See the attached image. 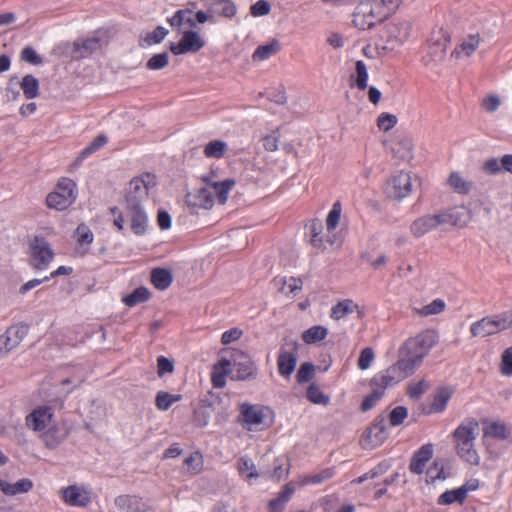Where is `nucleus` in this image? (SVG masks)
<instances>
[{"instance_id": "16", "label": "nucleus", "mask_w": 512, "mask_h": 512, "mask_svg": "<svg viewBox=\"0 0 512 512\" xmlns=\"http://www.w3.org/2000/svg\"><path fill=\"white\" fill-rule=\"evenodd\" d=\"M414 372L410 369V366L406 365L403 360L398 358V361L385 369L383 372L377 374L372 379V385L377 389L384 391L387 387L393 386L403 379L411 376Z\"/></svg>"}, {"instance_id": "39", "label": "nucleus", "mask_w": 512, "mask_h": 512, "mask_svg": "<svg viewBox=\"0 0 512 512\" xmlns=\"http://www.w3.org/2000/svg\"><path fill=\"white\" fill-rule=\"evenodd\" d=\"M228 150V145L222 140H212L208 142L203 150L204 155L207 158L220 159Z\"/></svg>"}, {"instance_id": "27", "label": "nucleus", "mask_w": 512, "mask_h": 512, "mask_svg": "<svg viewBox=\"0 0 512 512\" xmlns=\"http://www.w3.org/2000/svg\"><path fill=\"white\" fill-rule=\"evenodd\" d=\"M268 411L267 408L258 405L243 404L241 406V414L249 429L257 428L264 424L266 412Z\"/></svg>"}, {"instance_id": "25", "label": "nucleus", "mask_w": 512, "mask_h": 512, "mask_svg": "<svg viewBox=\"0 0 512 512\" xmlns=\"http://www.w3.org/2000/svg\"><path fill=\"white\" fill-rule=\"evenodd\" d=\"M204 5L216 16L232 19L237 15V5L232 0H204Z\"/></svg>"}, {"instance_id": "64", "label": "nucleus", "mask_w": 512, "mask_h": 512, "mask_svg": "<svg viewBox=\"0 0 512 512\" xmlns=\"http://www.w3.org/2000/svg\"><path fill=\"white\" fill-rule=\"evenodd\" d=\"M500 371L505 376H512V347L504 350L501 357Z\"/></svg>"}, {"instance_id": "5", "label": "nucleus", "mask_w": 512, "mask_h": 512, "mask_svg": "<svg viewBox=\"0 0 512 512\" xmlns=\"http://www.w3.org/2000/svg\"><path fill=\"white\" fill-rule=\"evenodd\" d=\"M114 216L113 224L121 232L125 230L126 221L129 222L130 230L137 236H143L149 227L147 213L142 206H125L124 213L117 207L110 209Z\"/></svg>"}, {"instance_id": "1", "label": "nucleus", "mask_w": 512, "mask_h": 512, "mask_svg": "<svg viewBox=\"0 0 512 512\" xmlns=\"http://www.w3.org/2000/svg\"><path fill=\"white\" fill-rule=\"evenodd\" d=\"M205 186L199 188L194 193L187 195V202L189 205L198 208L210 209L214 205V200L217 198L220 204H224L229 192L235 185L233 179H225L220 181L214 173H209L201 177Z\"/></svg>"}, {"instance_id": "10", "label": "nucleus", "mask_w": 512, "mask_h": 512, "mask_svg": "<svg viewBox=\"0 0 512 512\" xmlns=\"http://www.w3.org/2000/svg\"><path fill=\"white\" fill-rule=\"evenodd\" d=\"M156 184V177L150 173L133 178L126 189L125 206H142Z\"/></svg>"}, {"instance_id": "54", "label": "nucleus", "mask_w": 512, "mask_h": 512, "mask_svg": "<svg viewBox=\"0 0 512 512\" xmlns=\"http://www.w3.org/2000/svg\"><path fill=\"white\" fill-rule=\"evenodd\" d=\"M341 211V204L339 202L334 203L326 219V230L328 233L334 231L339 224Z\"/></svg>"}, {"instance_id": "59", "label": "nucleus", "mask_w": 512, "mask_h": 512, "mask_svg": "<svg viewBox=\"0 0 512 512\" xmlns=\"http://www.w3.org/2000/svg\"><path fill=\"white\" fill-rule=\"evenodd\" d=\"M383 393L382 390L377 389L376 387L373 389L372 393L367 395L361 403V410L363 412L369 411L372 409L377 402L382 398Z\"/></svg>"}, {"instance_id": "12", "label": "nucleus", "mask_w": 512, "mask_h": 512, "mask_svg": "<svg viewBox=\"0 0 512 512\" xmlns=\"http://www.w3.org/2000/svg\"><path fill=\"white\" fill-rule=\"evenodd\" d=\"M77 197L76 184L68 178H62L53 192L46 197L49 208L63 211L71 206Z\"/></svg>"}, {"instance_id": "41", "label": "nucleus", "mask_w": 512, "mask_h": 512, "mask_svg": "<svg viewBox=\"0 0 512 512\" xmlns=\"http://www.w3.org/2000/svg\"><path fill=\"white\" fill-rule=\"evenodd\" d=\"M151 281L157 289L165 290L172 283V275L166 269L157 268L151 273Z\"/></svg>"}, {"instance_id": "2", "label": "nucleus", "mask_w": 512, "mask_h": 512, "mask_svg": "<svg viewBox=\"0 0 512 512\" xmlns=\"http://www.w3.org/2000/svg\"><path fill=\"white\" fill-rule=\"evenodd\" d=\"M401 0H364L355 8L353 24L360 30H368L383 22L400 5Z\"/></svg>"}, {"instance_id": "62", "label": "nucleus", "mask_w": 512, "mask_h": 512, "mask_svg": "<svg viewBox=\"0 0 512 512\" xmlns=\"http://www.w3.org/2000/svg\"><path fill=\"white\" fill-rule=\"evenodd\" d=\"M168 34V30L162 26L156 27L152 32L146 34L144 41L147 45L160 43Z\"/></svg>"}, {"instance_id": "22", "label": "nucleus", "mask_w": 512, "mask_h": 512, "mask_svg": "<svg viewBox=\"0 0 512 512\" xmlns=\"http://www.w3.org/2000/svg\"><path fill=\"white\" fill-rule=\"evenodd\" d=\"M63 501L70 506L85 507L90 501V493L83 487L70 485L61 489Z\"/></svg>"}, {"instance_id": "20", "label": "nucleus", "mask_w": 512, "mask_h": 512, "mask_svg": "<svg viewBox=\"0 0 512 512\" xmlns=\"http://www.w3.org/2000/svg\"><path fill=\"white\" fill-rule=\"evenodd\" d=\"M390 152L399 162H410L414 157V141L410 136L398 135L390 143Z\"/></svg>"}, {"instance_id": "51", "label": "nucleus", "mask_w": 512, "mask_h": 512, "mask_svg": "<svg viewBox=\"0 0 512 512\" xmlns=\"http://www.w3.org/2000/svg\"><path fill=\"white\" fill-rule=\"evenodd\" d=\"M184 464L187 466L189 473L193 475L198 474L203 470V456L199 452H193L184 460Z\"/></svg>"}, {"instance_id": "8", "label": "nucleus", "mask_w": 512, "mask_h": 512, "mask_svg": "<svg viewBox=\"0 0 512 512\" xmlns=\"http://www.w3.org/2000/svg\"><path fill=\"white\" fill-rule=\"evenodd\" d=\"M449 42L450 36L446 30L443 28L433 29L425 45V55L423 56L425 65H437L441 63L445 59Z\"/></svg>"}, {"instance_id": "36", "label": "nucleus", "mask_w": 512, "mask_h": 512, "mask_svg": "<svg viewBox=\"0 0 512 512\" xmlns=\"http://www.w3.org/2000/svg\"><path fill=\"white\" fill-rule=\"evenodd\" d=\"M168 21L173 28L178 30H182L184 26L195 27L196 25L194 14L189 9L178 10Z\"/></svg>"}, {"instance_id": "52", "label": "nucleus", "mask_w": 512, "mask_h": 512, "mask_svg": "<svg viewBox=\"0 0 512 512\" xmlns=\"http://www.w3.org/2000/svg\"><path fill=\"white\" fill-rule=\"evenodd\" d=\"M368 71L365 63L361 60L355 64V84L360 90L367 88Z\"/></svg>"}, {"instance_id": "43", "label": "nucleus", "mask_w": 512, "mask_h": 512, "mask_svg": "<svg viewBox=\"0 0 512 512\" xmlns=\"http://www.w3.org/2000/svg\"><path fill=\"white\" fill-rule=\"evenodd\" d=\"M328 330L321 325L312 326L302 334V339L306 344H314L326 338Z\"/></svg>"}, {"instance_id": "24", "label": "nucleus", "mask_w": 512, "mask_h": 512, "mask_svg": "<svg viewBox=\"0 0 512 512\" xmlns=\"http://www.w3.org/2000/svg\"><path fill=\"white\" fill-rule=\"evenodd\" d=\"M425 355L422 354L420 349L414 347L413 344L410 343V339L408 338L403 345L399 349V359L403 360V362L410 366V369L415 372L416 369L422 364Z\"/></svg>"}, {"instance_id": "7", "label": "nucleus", "mask_w": 512, "mask_h": 512, "mask_svg": "<svg viewBox=\"0 0 512 512\" xmlns=\"http://www.w3.org/2000/svg\"><path fill=\"white\" fill-rule=\"evenodd\" d=\"M512 329L511 310L485 316L470 326L472 337L485 338Z\"/></svg>"}, {"instance_id": "14", "label": "nucleus", "mask_w": 512, "mask_h": 512, "mask_svg": "<svg viewBox=\"0 0 512 512\" xmlns=\"http://www.w3.org/2000/svg\"><path fill=\"white\" fill-rule=\"evenodd\" d=\"M414 372L410 369V366L406 365L403 360L398 358V361L385 369L383 372L377 374L372 379V385L377 389L384 391L387 387L393 386L403 379L411 376Z\"/></svg>"}, {"instance_id": "61", "label": "nucleus", "mask_w": 512, "mask_h": 512, "mask_svg": "<svg viewBox=\"0 0 512 512\" xmlns=\"http://www.w3.org/2000/svg\"><path fill=\"white\" fill-rule=\"evenodd\" d=\"M310 233V241L312 245H322L321 240L318 239V236L322 234L324 230V226L320 220L314 219L310 222L309 226Z\"/></svg>"}, {"instance_id": "6", "label": "nucleus", "mask_w": 512, "mask_h": 512, "mask_svg": "<svg viewBox=\"0 0 512 512\" xmlns=\"http://www.w3.org/2000/svg\"><path fill=\"white\" fill-rule=\"evenodd\" d=\"M435 230L450 231L454 227L463 228L471 220L470 211L463 205L452 206L429 213Z\"/></svg>"}, {"instance_id": "53", "label": "nucleus", "mask_w": 512, "mask_h": 512, "mask_svg": "<svg viewBox=\"0 0 512 512\" xmlns=\"http://www.w3.org/2000/svg\"><path fill=\"white\" fill-rule=\"evenodd\" d=\"M308 400L314 404L327 405L329 403V397L320 390V388L311 384L306 392Z\"/></svg>"}, {"instance_id": "26", "label": "nucleus", "mask_w": 512, "mask_h": 512, "mask_svg": "<svg viewBox=\"0 0 512 512\" xmlns=\"http://www.w3.org/2000/svg\"><path fill=\"white\" fill-rule=\"evenodd\" d=\"M481 40L479 33L468 34L463 37L455 47L451 54L452 57H455L456 59L470 57L479 47Z\"/></svg>"}, {"instance_id": "49", "label": "nucleus", "mask_w": 512, "mask_h": 512, "mask_svg": "<svg viewBox=\"0 0 512 512\" xmlns=\"http://www.w3.org/2000/svg\"><path fill=\"white\" fill-rule=\"evenodd\" d=\"M238 471L246 480L257 479L259 477L253 461L245 457L239 459Z\"/></svg>"}, {"instance_id": "46", "label": "nucleus", "mask_w": 512, "mask_h": 512, "mask_svg": "<svg viewBox=\"0 0 512 512\" xmlns=\"http://www.w3.org/2000/svg\"><path fill=\"white\" fill-rule=\"evenodd\" d=\"M451 395L452 392L448 388L437 391L431 404V411L435 413L442 412L446 408Z\"/></svg>"}, {"instance_id": "38", "label": "nucleus", "mask_w": 512, "mask_h": 512, "mask_svg": "<svg viewBox=\"0 0 512 512\" xmlns=\"http://www.w3.org/2000/svg\"><path fill=\"white\" fill-rule=\"evenodd\" d=\"M115 506L122 512H142L140 499L131 495H120L114 500Z\"/></svg>"}, {"instance_id": "42", "label": "nucleus", "mask_w": 512, "mask_h": 512, "mask_svg": "<svg viewBox=\"0 0 512 512\" xmlns=\"http://www.w3.org/2000/svg\"><path fill=\"white\" fill-rule=\"evenodd\" d=\"M20 87L27 99L36 98L39 94V82L32 75H25L22 78Z\"/></svg>"}, {"instance_id": "33", "label": "nucleus", "mask_w": 512, "mask_h": 512, "mask_svg": "<svg viewBox=\"0 0 512 512\" xmlns=\"http://www.w3.org/2000/svg\"><path fill=\"white\" fill-rule=\"evenodd\" d=\"M231 374V362L227 359L220 360L213 367L211 376L212 384L216 388H223L226 384V376Z\"/></svg>"}, {"instance_id": "13", "label": "nucleus", "mask_w": 512, "mask_h": 512, "mask_svg": "<svg viewBox=\"0 0 512 512\" xmlns=\"http://www.w3.org/2000/svg\"><path fill=\"white\" fill-rule=\"evenodd\" d=\"M414 372L410 369V366L406 365L403 360L398 358V361L385 369L383 372L377 374L372 379V385L377 389L384 391L387 387L393 386L403 379L411 376Z\"/></svg>"}, {"instance_id": "4", "label": "nucleus", "mask_w": 512, "mask_h": 512, "mask_svg": "<svg viewBox=\"0 0 512 512\" xmlns=\"http://www.w3.org/2000/svg\"><path fill=\"white\" fill-rule=\"evenodd\" d=\"M479 434V424L474 420L462 422L453 432L454 447L457 455L471 465H479L480 456L475 448Z\"/></svg>"}, {"instance_id": "17", "label": "nucleus", "mask_w": 512, "mask_h": 512, "mask_svg": "<svg viewBox=\"0 0 512 512\" xmlns=\"http://www.w3.org/2000/svg\"><path fill=\"white\" fill-rule=\"evenodd\" d=\"M415 181L417 177L413 173L404 170L397 172L387 181L388 196L395 200L408 197L413 191Z\"/></svg>"}, {"instance_id": "21", "label": "nucleus", "mask_w": 512, "mask_h": 512, "mask_svg": "<svg viewBox=\"0 0 512 512\" xmlns=\"http://www.w3.org/2000/svg\"><path fill=\"white\" fill-rule=\"evenodd\" d=\"M384 421L383 417H379L375 423L366 429L361 439V444L365 449L378 447L387 439Z\"/></svg>"}, {"instance_id": "35", "label": "nucleus", "mask_w": 512, "mask_h": 512, "mask_svg": "<svg viewBox=\"0 0 512 512\" xmlns=\"http://www.w3.org/2000/svg\"><path fill=\"white\" fill-rule=\"evenodd\" d=\"M32 487V481L27 478L20 479L15 483L0 479V490L6 495L13 496L19 493H27Z\"/></svg>"}, {"instance_id": "29", "label": "nucleus", "mask_w": 512, "mask_h": 512, "mask_svg": "<svg viewBox=\"0 0 512 512\" xmlns=\"http://www.w3.org/2000/svg\"><path fill=\"white\" fill-rule=\"evenodd\" d=\"M409 339L410 343L426 356L438 342V335L433 330H425Z\"/></svg>"}, {"instance_id": "47", "label": "nucleus", "mask_w": 512, "mask_h": 512, "mask_svg": "<svg viewBox=\"0 0 512 512\" xmlns=\"http://www.w3.org/2000/svg\"><path fill=\"white\" fill-rule=\"evenodd\" d=\"M181 400V395L170 394L165 391H160L156 395L155 403L156 407L161 411L168 410L175 402Z\"/></svg>"}, {"instance_id": "31", "label": "nucleus", "mask_w": 512, "mask_h": 512, "mask_svg": "<svg viewBox=\"0 0 512 512\" xmlns=\"http://www.w3.org/2000/svg\"><path fill=\"white\" fill-rule=\"evenodd\" d=\"M28 333V327L23 324H17L9 327L1 337L6 342L8 348H16Z\"/></svg>"}, {"instance_id": "34", "label": "nucleus", "mask_w": 512, "mask_h": 512, "mask_svg": "<svg viewBox=\"0 0 512 512\" xmlns=\"http://www.w3.org/2000/svg\"><path fill=\"white\" fill-rule=\"evenodd\" d=\"M432 222L429 213L416 218L410 225L411 234L416 238H421L432 231H436Z\"/></svg>"}, {"instance_id": "9", "label": "nucleus", "mask_w": 512, "mask_h": 512, "mask_svg": "<svg viewBox=\"0 0 512 512\" xmlns=\"http://www.w3.org/2000/svg\"><path fill=\"white\" fill-rule=\"evenodd\" d=\"M55 257L51 245L41 234L35 235L29 241V265L36 270H45Z\"/></svg>"}, {"instance_id": "18", "label": "nucleus", "mask_w": 512, "mask_h": 512, "mask_svg": "<svg viewBox=\"0 0 512 512\" xmlns=\"http://www.w3.org/2000/svg\"><path fill=\"white\" fill-rule=\"evenodd\" d=\"M297 354V341L284 338L277 358L278 372L282 377L289 378L294 372L297 364Z\"/></svg>"}, {"instance_id": "48", "label": "nucleus", "mask_w": 512, "mask_h": 512, "mask_svg": "<svg viewBox=\"0 0 512 512\" xmlns=\"http://www.w3.org/2000/svg\"><path fill=\"white\" fill-rule=\"evenodd\" d=\"M150 298V292L145 287H139L135 289L131 294L125 296L123 298V302L129 306L133 307L137 304L143 303Z\"/></svg>"}, {"instance_id": "11", "label": "nucleus", "mask_w": 512, "mask_h": 512, "mask_svg": "<svg viewBox=\"0 0 512 512\" xmlns=\"http://www.w3.org/2000/svg\"><path fill=\"white\" fill-rule=\"evenodd\" d=\"M61 406L62 400L54 399L48 401L45 405L36 407L25 418L27 428L41 434L46 428L55 422L53 410Z\"/></svg>"}, {"instance_id": "56", "label": "nucleus", "mask_w": 512, "mask_h": 512, "mask_svg": "<svg viewBox=\"0 0 512 512\" xmlns=\"http://www.w3.org/2000/svg\"><path fill=\"white\" fill-rule=\"evenodd\" d=\"M271 10V3L267 0H258L250 6V14L253 17L266 16L270 14Z\"/></svg>"}, {"instance_id": "55", "label": "nucleus", "mask_w": 512, "mask_h": 512, "mask_svg": "<svg viewBox=\"0 0 512 512\" xmlns=\"http://www.w3.org/2000/svg\"><path fill=\"white\" fill-rule=\"evenodd\" d=\"M169 63V54L167 52L153 55L147 62L146 67L149 70H160Z\"/></svg>"}, {"instance_id": "50", "label": "nucleus", "mask_w": 512, "mask_h": 512, "mask_svg": "<svg viewBox=\"0 0 512 512\" xmlns=\"http://www.w3.org/2000/svg\"><path fill=\"white\" fill-rule=\"evenodd\" d=\"M465 498V490L459 487L442 493L438 498V504L449 505L455 502L461 503Z\"/></svg>"}, {"instance_id": "45", "label": "nucleus", "mask_w": 512, "mask_h": 512, "mask_svg": "<svg viewBox=\"0 0 512 512\" xmlns=\"http://www.w3.org/2000/svg\"><path fill=\"white\" fill-rule=\"evenodd\" d=\"M445 302L441 299H435L431 303L420 308H413L415 314L419 316L437 315L445 310Z\"/></svg>"}, {"instance_id": "15", "label": "nucleus", "mask_w": 512, "mask_h": 512, "mask_svg": "<svg viewBox=\"0 0 512 512\" xmlns=\"http://www.w3.org/2000/svg\"><path fill=\"white\" fill-rule=\"evenodd\" d=\"M414 372L410 369V366L406 365L403 360L398 358V361L385 369L383 372L377 374L372 379V385L377 389L384 391L387 387L393 386L403 379L411 376Z\"/></svg>"}, {"instance_id": "57", "label": "nucleus", "mask_w": 512, "mask_h": 512, "mask_svg": "<svg viewBox=\"0 0 512 512\" xmlns=\"http://www.w3.org/2000/svg\"><path fill=\"white\" fill-rule=\"evenodd\" d=\"M375 354L371 347L364 348L359 355L357 366L360 370L368 369L374 361Z\"/></svg>"}, {"instance_id": "44", "label": "nucleus", "mask_w": 512, "mask_h": 512, "mask_svg": "<svg viewBox=\"0 0 512 512\" xmlns=\"http://www.w3.org/2000/svg\"><path fill=\"white\" fill-rule=\"evenodd\" d=\"M279 50V43L277 41H273L271 43L259 46L254 51L252 58L254 61H263L278 53Z\"/></svg>"}, {"instance_id": "58", "label": "nucleus", "mask_w": 512, "mask_h": 512, "mask_svg": "<svg viewBox=\"0 0 512 512\" xmlns=\"http://www.w3.org/2000/svg\"><path fill=\"white\" fill-rule=\"evenodd\" d=\"M397 117L389 113H381L377 119V126L380 130L387 132L397 124Z\"/></svg>"}, {"instance_id": "37", "label": "nucleus", "mask_w": 512, "mask_h": 512, "mask_svg": "<svg viewBox=\"0 0 512 512\" xmlns=\"http://www.w3.org/2000/svg\"><path fill=\"white\" fill-rule=\"evenodd\" d=\"M359 306L351 299H344L331 308L330 317L334 320H340L349 314L357 311Z\"/></svg>"}, {"instance_id": "60", "label": "nucleus", "mask_w": 512, "mask_h": 512, "mask_svg": "<svg viewBox=\"0 0 512 512\" xmlns=\"http://www.w3.org/2000/svg\"><path fill=\"white\" fill-rule=\"evenodd\" d=\"M408 416V410L404 406L395 407L389 414V423L391 426H399Z\"/></svg>"}, {"instance_id": "30", "label": "nucleus", "mask_w": 512, "mask_h": 512, "mask_svg": "<svg viewBox=\"0 0 512 512\" xmlns=\"http://www.w3.org/2000/svg\"><path fill=\"white\" fill-rule=\"evenodd\" d=\"M433 455V446L431 444H426L422 446L418 451L413 455L409 469L412 473L421 474L423 473L427 462L432 458Z\"/></svg>"}, {"instance_id": "3", "label": "nucleus", "mask_w": 512, "mask_h": 512, "mask_svg": "<svg viewBox=\"0 0 512 512\" xmlns=\"http://www.w3.org/2000/svg\"><path fill=\"white\" fill-rule=\"evenodd\" d=\"M413 25L410 20L395 18L389 21L382 30L380 43L376 45L378 57H384L397 51L411 37Z\"/></svg>"}, {"instance_id": "32", "label": "nucleus", "mask_w": 512, "mask_h": 512, "mask_svg": "<svg viewBox=\"0 0 512 512\" xmlns=\"http://www.w3.org/2000/svg\"><path fill=\"white\" fill-rule=\"evenodd\" d=\"M447 185L457 194H468L473 183L458 171L451 172L447 178Z\"/></svg>"}, {"instance_id": "63", "label": "nucleus", "mask_w": 512, "mask_h": 512, "mask_svg": "<svg viewBox=\"0 0 512 512\" xmlns=\"http://www.w3.org/2000/svg\"><path fill=\"white\" fill-rule=\"evenodd\" d=\"M429 388L428 382L421 380L415 383H411L408 386L407 394L412 399H418L424 392Z\"/></svg>"}, {"instance_id": "19", "label": "nucleus", "mask_w": 512, "mask_h": 512, "mask_svg": "<svg viewBox=\"0 0 512 512\" xmlns=\"http://www.w3.org/2000/svg\"><path fill=\"white\" fill-rule=\"evenodd\" d=\"M204 45L205 41L198 32L187 30L183 32L181 39L177 43L170 44V51L174 55L196 53L202 49Z\"/></svg>"}, {"instance_id": "40", "label": "nucleus", "mask_w": 512, "mask_h": 512, "mask_svg": "<svg viewBox=\"0 0 512 512\" xmlns=\"http://www.w3.org/2000/svg\"><path fill=\"white\" fill-rule=\"evenodd\" d=\"M333 475L334 470L332 468H326L318 473L299 477L298 483L300 486H305L308 484H320L331 479Z\"/></svg>"}, {"instance_id": "23", "label": "nucleus", "mask_w": 512, "mask_h": 512, "mask_svg": "<svg viewBox=\"0 0 512 512\" xmlns=\"http://www.w3.org/2000/svg\"><path fill=\"white\" fill-rule=\"evenodd\" d=\"M235 372L232 371L231 379L248 380L255 378L256 366L251 358L245 354H239L238 358L233 360Z\"/></svg>"}, {"instance_id": "28", "label": "nucleus", "mask_w": 512, "mask_h": 512, "mask_svg": "<svg viewBox=\"0 0 512 512\" xmlns=\"http://www.w3.org/2000/svg\"><path fill=\"white\" fill-rule=\"evenodd\" d=\"M67 435L68 432L66 428L56 422H53L48 428L39 434L40 438L48 448H56L66 439Z\"/></svg>"}]
</instances>
